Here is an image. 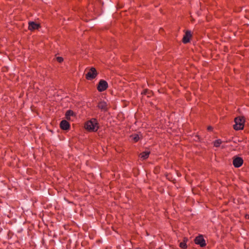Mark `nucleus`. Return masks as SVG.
<instances>
[{"label":"nucleus","mask_w":249,"mask_h":249,"mask_svg":"<svg viewBox=\"0 0 249 249\" xmlns=\"http://www.w3.org/2000/svg\"><path fill=\"white\" fill-rule=\"evenodd\" d=\"M86 129L91 131H96L99 128L97 120L95 118H92L88 121L85 124Z\"/></svg>","instance_id":"nucleus-1"},{"label":"nucleus","mask_w":249,"mask_h":249,"mask_svg":"<svg viewBox=\"0 0 249 249\" xmlns=\"http://www.w3.org/2000/svg\"><path fill=\"white\" fill-rule=\"evenodd\" d=\"M235 124L233 128L236 130L243 129L244 126L245 119L244 117L239 116L234 119Z\"/></svg>","instance_id":"nucleus-2"},{"label":"nucleus","mask_w":249,"mask_h":249,"mask_svg":"<svg viewBox=\"0 0 249 249\" xmlns=\"http://www.w3.org/2000/svg\"><path fill=\"white\" fill-rule=\"evenodd\" d=\"M97 74V73L96 69L94 68H91L86 74V78L88 80H91L94 78Z\"/></svg>","instance_id":"nucleus-3"},{"label":"nucleus","mask_w":249,"mask_h":249,"mask_svg":"<svg viewBox=\"0 0 249 249\" xmlns=\"http://www.w3.org/2000/svg\"><path fill=\"white\" fill-rule=\"evenodd\" d=\"M107 87V83L104 80H101L98 84L97 89L99 91L101 92L105 90Z\"/></svg>","instance_id":"nucleus-4"},{"label":"nucleus","mask_w":249,"mask_h":249,"mask_svg":"<svg viewBox=\"0 0 249 249\" xmlns=\"http://www.w3.org/2000/svg\"><path fill=\"white\" fill-rule=\"evenodd\" d=\"M195 243L199 245L200 247H203L206 245L205 241L202 236H198L195 238Z\"/></svg>","instance_id":"nucleus-5"},{"label":"nucleus","mask_w":249,"mask_h":249,"mask_svg":"<svg viewBox=\"0 0 249 249\" xmlns=\"http://www.w3.org/2000/svg\"><path fill=\"white\" fill-rule=\"evenodd\" d=\"M243 163V159L240 157H236L233 160V165L235 167H240Z\"/></svg>","instance_id":"nucleus-6"},{"label":"nucleus","mask_w":249,"mask_h":249,"mask_svg":"<svg viewBox=\"0 0 249 249\" xmlns=\"http://www.w3.org/2000/svg\"><path fill=\"white\" fill-rule=\"evenodd\" d=\"M40 27L39 24L36 23L34 21L29 22L28 29L29 30L33 31L36 29H37Z\"/></svg>","instance_id":"nucleus-7"},{"label":"nucleus","mask_w":249,"mask_h":249,"mask_svg":"<svg viewBox=\"0 0 249 249\" xmlns=\"http://www.w3.org/2000/svg\"><path fill=\"white\" fill-rule=\"evenodd\" d=\"M98 107L103 111H106L107 110V105L105 101H101L98 105Z\"/></svg>","instance_id":"nucleus-8"},{"label":"nucleus","mask_w":249,"mask_h":249,"mask_svg":"<svg viewBox=\"0 0 249 249\" xmlns=\"http://www.w3.org/2000/svg\"><path fill=\"white\" fill-rule=\"evenodd\" d=\"M60 126L63 130H68L70 127L69 123L66 120H62L60 124Z\"/></svg>","instance_id":"nucleus-9"},{"label":"nucleus","mask_w":249,"mask_h":249,"mask_svg":"<svg viewBox=\"0 0 249 249\" xmlns=\"http://www.w3.org/2000/svg\"><path fill=\"white\" fill-rule=\"evenodd\" d=\"M191 37V34L190 31H187L185 35L183 37L182 41L184 43H187L189 42L190 38Z\"/></svg>","instance_id":"nucleus-10"},{"label":"nucleus","mask_w":249,"mask_h":249,"mask_svg":"<svg viewBox=\"0 0 249 249\" xmlns=\"http://www.w3.org/2000/svg\"><path fill=\"white\" fill-rule=\"evenodd\" d=\"M149 154H150V152L148 151L143 152L140 154V157L141 159H142V160H145L147 158H148V157H149Z\"/></svg>","instance_id":"nucleus-11"},{"label":"nucleus","mask_w":249,"mask_h":249,"mask_svg":"<svg viewBox=\"0 0 249 249\" xmlns=\"http://www.w3.org/2000/svg\"><path fill=\"white\" fill-rule=\"evenodd\" d=\"M187 241L188 239L187 238H184L183 241L179 243V247L183 249H186L187 248L186 242Z\"/></svg>","instance_id":"nucleus-12"},{"label":"nucleus","mask_w":249,"mask_h":249,"mask_svg":"<svg viewBox=\"0 0 249 249\" xmlns=\"http://www.w3.org/2000/svg\"><path fill=\"white\" fill-rule=\"evenodd\" d=\"M74 114L73 112L71 110H68L65 114L66 118L67 119L69 120L70 119L71 116H73Z\"/></svg>","instance_id":"nucleus-13"},{"label":"nucleus","mask_w":249,"mask_h":249,"mask_svg":"<svg viewBox=\"0 0 249 249\" xmlns=\"http://www.w3.org/2000/svg\"><path fill=\"white\" fill-rule=\"evenodd\" d=\"M131 137L134 142H138L140 139V137L138 134H134V135L131 136Z\"/></svg>","instance_id":"nucleus-14"},{"label":"nucleus","mask_w":249,"mask_h":249,"mask_svg":"<svg viewBox=\"0 0 249 249\" xmlns=\"http://www.w3.org/2000/svg\"><path fill=\"white\" fill-rule=\"evenodd\" d=\"M222 143V141L220 139L215 141L213 142V145L215 147H219Z\"/></svg>","instance_id":"nucleus-15"},{"label":"nucleus","mask_w":249,"mask_h":249,"mask_svg":"<svg viewBox=\"0 0 249 249\" xmlns=\"http://www.w3.org/2000/svg\"><path fill=\"white\" fill-rule=\"evenodd\" d=\"M57 61L59 63L62 62L63 61V58L62 57H57L56 58Z\"/></svg>","instance_id":"nucleus-16"},{"label":"nucleus","mask_w":249,"mask_h":249,"mask_svg":"<svg viewBox=\"0 0 249 249\" xmlns=\"http://www.w3.org/2000/svg\"><path fill=\"white\" fill-rule=\"evenodd\" d=\"M211 129H212V127H211V126H209V127H208V129L209 130H211Z\"/></svg>","instance_id":"nucleus-17"}]
</instances>
